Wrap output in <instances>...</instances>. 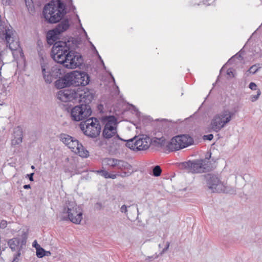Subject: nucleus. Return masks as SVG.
<instances>
[{"instance_id":"8fccbe9b","label":"nucleus","mask_w":262,"mask_h":262,"mask_svg":"<svg viewBox=\"0 0 262 262\" xmlns=\"http://www.w3.org/2000/svg\"><path fill=\"white\" fill-rule=\"evenodd\" d=\"M126 176H128V174L126 172H123L122 174H121V176L122 177H126Z\"/></svg>"},{"instance_id":"f03ea898","label":"nucleus","mask_w":262,"mask_h":262,"mask_svg":"<svg viewBox=\"0 0 262 262\" xmlns=\"http://www.w3.org/2000/svg\"><path fill=\"white\" fill-rule=\"evenodd\" d=\"M77 47L76 40L73 37L62 39L54 43L51 56L56 62L62 64L68 69H75L83 63L81 55L75 52Z\"/></svg>"},{"instance_id":"f8f14e48","label":"nucleus","mask_w":262,"mask_h":262,"mask_svg":"<svg viewBox=\"0 0 262 262\" xmlns=\"http://www.w3.org/2000/svg\"><path fill=\"white\" fill-rule=\"evenodd\" d=\"M63 213L68 214V219L75 224H79L82 219V210L75 202L69 203Z\"/></svg>"},{"instance_id":"13d9d810","label":"nucleus","mask_w":262,"mask_h":262,"mask_svg":"<svg viewBox=\"0 0 262 262\" xmlns=\"http://www.w3.org/2000/svg\"><path fill=\"white\" fill-rule=\"evenodd\" d=\"M159 247L160 248V247H161V244H159Z\"/></svg>"},{"instance_id":"f257e3e1","label":"nucleus","mask_w":262,"mask_h":262,"mask_svg":"<svg viewBox=\"0 0 262 262\" xmlns=\"http://www.w3.org/2000/svg\"><path fill=\"white\" fill-rule=\"evenodd\" d=\"M94 96L93 90L80 88L60 90L57 94L58 98L61 101H78L81 103L71 110V117L74 121H80L91 115L92 111L90 104L93 100Z\"/></svg>"},{"instance_id":"473e14b6","label":"nucleus","mask_w":262,"mask_h":262,"mask_svg":"<svg viewBox=\"0 0 262 262\" xmlns=\"http://www.w3.org/2000/svg\"><path fill=\"white\" fill-rule=\"evenodd\" d=\"M158 257H159V255L155 254V255H153L152 256H148L146 257L145 259L146 260H148V261H152L154 259L157 258Z\"/></svg>"},{"instance_id":"37998d69","label":"nucleus","mask_w":262,"mask_h":262,"mask_svg":"<svg viewBox=\"0 0 262 262\" xmlns=\"http://www.w3.org/2000/svg\"><path fill=\"white\" fill-rule=\"evenodd\" d=\"M108 178H111L113 179H116L117 177V174H110L107 176Z\"/></svg>"},{"instance_id":"3c124183","label":"nucleus","mask_w":262,"mask_h":262,"mask_svg":"<svg viewBox=\"0 0 262 262\" xmlns=\"http://www.w3.org/2000/svg\"><path fill=\"white\" fill-rule=\"evenodd\" d=\"M91 45H92V47L93 48H94V49L95 50V51H96V52L97 53V54H98V51H97V50L96 49V48L94 46V45L92 44V43L91 42H90Z\"/></svg>"},{"instance_id":"72a5a7b5","label":"nucleus","mask_w":262,"mask_h":262,"mask_svg":"<svg viewBox=\"0 0 262 262\" xmlns=\"http://www.w3.org/2000/svg\"><path fill=\"white\" fill-rule=\"evenodd\" d=\"M170 245V243L169 242H167L166 243L165 247L162 250V251L160 252V254L162 255L164 253H165L169 248Z\"/></svg>"},{"instance_id":"603ef678","label":"nucleus","mask_w":262,"mask_h":262,"mask_svg":"<svg viewBox=\"0 0 262 262\" xmlns=\"http://www.w3.org/2000/svg\"><path fill=\"white\" fill-rule=\"evenodd\" d=\"M82 29L83 31V32H84V34H85V35H86V36L87 38H88V35H87V33H86V31H85V30H84L83 28H82Z\"/></svg>"},{"instance_id":"c03bdc74","label":"nucleus","mask_w":262,"mask_h":262,"mask_svg":"<svg viewBox=\"0 0 262 262\" xmlns=\"http://www.w3.org/2000/svg\"><path fill=\"white\" fill-rule=\"evenodd\" d=\"M227 74L229 76H232L233 77L234 76L233 75V72L232 71V70L231 69H229L227 70Z\"/></svg>"},{"instance_id":"c756f323","label":"nucleus","mask_w":262,"mask_h":262,"mask_svg":"<svg viewBox=\"0 0 262 262\" xmlns=\"http://www.w3.org/2000/svg\"><path fill=\"white\" fill-rule=\"evenodd\" d=\"M214 0H205L203 1V2H201V4H198V5H204L206 6H209L211 5L213 2Z\"/></svg>"},{"instance_id":"a211bd4d","label":"nucleus","mask_w":262,"mask_h":262,"mask_svg":"<svg viewBox=\"0 0 262 262\" xmlns=\"http://www.w3.org/2000/svg\"><path fill=\"white\" fill-rule=\"evenodd\" d=\"M117 130L115 127H104L102 136L104 139H109L117 135Z\"/></svg>"},{"instance_id":"f704fd0d","label":"nucleus","mask_w":262,"mask_h":262,"mask_svg":"<svg viewBox=\"0 0 262 262\" xmlns=\"http://www.w3.org/2000/svg\"><path fill=\"white\" fill-rule=\"evenodd\" d=\"M249 87L252 90H258V89H257L256 84L254 82H251L250 83Z\"/></svg>"},{"instance_id":"de8ad7c7","label":"nucleus","mask_w":262,"mask_h":262,"mask_svg":"<svg viewBox=\"0 0 262 262\" xmlns=\"http://www.w3.org/2000/svg\"><path fill=\"white\" fill-rule=\"evenodd\" d=\"M97 54L98 55V58H99V59H100V60L101 62L102 63V64H103V66L104 68H105V66H104V62H103V61L102 59L101 58V56L99 55V54L98 53V54Z\"/></svg>"},{"instance_id":"4d7b16f0","label":"nucleus","mask_w":262,"mask_h":262,"mask_svg":"<svg viewBox=\"0 0 262 262\" xmlns=\"http://www.w3.org/2000/svg\"><path fill=\"white\" fill-rule=\"evenodd\" d=\"M32 169H34L35 167L34 166H31Z\"/></svg>"},{"instance_id":"9d476101","label":"nucleus","mask_w":262,"mask_h":262,"mask_svg":"<svg viewBox=\"0 0 262 262\" xmlns=\"http://www.w3.org/2000/svg\"><path fill=\"white\" fill-rule=\"evenodd\" d=\"M80 128L84 134L89 137L95 138L98 136L101 132V125L97 119H88L85 122H81Z\"/></svg>"},{"instance_id":"5fc2aeb1","label":"nucleus","mask_w":262,"mask_h":262,"mask_svg":"<svg viewBox=\"0 0 262 262\" xmlns=\"http://www.w3.org/2000/svg\"><path fill=\"white\" fill-rule=\"evenodd\" d=\"M51 253L50 251H46V255L48 256L49 255H50Z\"/></svg>"},{"instance_id":"2eb2a0df","label":"nucleus","mask_w":262,"mask_h":262,"mask_svg":"<svg viewBox=\"0 0 262 262\" xmlns=\"http://www.w3.org/2000/svg\"><path fill=\"white\" fill-rule=\"evenodd\" d=\"M68 147L81 157L87 158L89 156V152L75 138L71 142Z\"/></svg>"},{"instance_id":"b1692460","label":"nucleus","mask_w":262,"mask_h":262,"mask_svg":"<svg viewBox=\"0 0 262 262\" xmlns=\"http://www.w3.org/2000/svg\"><path fill=\"white\" fill-rule=\"evenodd\" d=\"M118 159L113 158H105L103 160V163L112 167H116Z\"/></svg>"},{"instance_id":"9b49d317","label":"nucleus","mask_w":262,"mask_h":262,"mask_svg":"<svg viewBox=\"0 0 262 262\" xmlns=\"http://www.w3.org/2000/svg\"><path fill=\"white\" fill-rule=\"evenodd\" d=\"M27 242L26 234H23L21 238L13 237L8 242V245L11 251L15 252L12 262H19V257L21 255V251L25 247Z\"/></svg>"},{"instance_id":"a19ab883","label":"nucleus","mask_w":262,"mask_h":262,"mask_svg":"<svg viewBox=\"0 0 262 262\" xmlns=\"http://www.w3.org/2000/svg\"><path fill=\"white\" fill-rule=\"evenodd\" d=\"M98 111L100 112V113H103V105L102 104H99L97 106Z\"/></svg>"},{"instance_id":"393cba45","label":"nucleus","mask_w":262,"mask_h":262,"mask_svg":"<svg viewBox=\"0 0 262 262\" xmlns=\"http://www.w3.org/2000/svg\"><path fill=\"white\" fill-rule=\"evenodd\" d=\"M46 251L41 248V247H39V248H37L36 249V256L38 258H42L43 256L46 255Z\"/></svg>"},{"instance_id":"49530a36","label":"nucleus","mask_w":262,"mask_h":262,"mask_svg":"<svg viewBox=\"0 0 262 262\" xmlns=\"http://www.w3.org/2000/svg\"><path fill=\"white\" fill-rule=\"evenodd\" d=\"M163 121L165 122L166 120L165 119H163ZM166 127H167V123H166L165 122L162 123V128L165 129ZM167 127L169 128V126H167Z\"/></svg>"},{"instance_id":"6e6d98bb","label":"nucleus","mask_w":262,"mask_h":262,"mask_svg":"<svg viewBox=\"0 0 262 262\" xmlns=\"http://www.w3.org/2000/svg\"><path fill=\"white\" fill-rule=\"evenodd\" d=\"M76 16H77V18H78V19L79 22V23H80V19H79V16H78V15L77 14H76Z\"/></svg>"},{"instance_id":"a18cd8bd","label":"nucleus","mask_w":262,"mask_h":262,"mask_svg":"<svg viewBox=\"0 0 262 262\" xmlns=\"http://www.w3.org/2000/svg\"><path fill=\"white\" fill-rule=\"evenodd\" d=\"M27 6H30L32 3V0H25Z\"/></svg>"},{"instance_id":"aec40b11","label":"nucleus","mask_w":262,"mask_h":262,"mask_svg":"<svg viewBox=\"0 0 262 262\" xmlns=\"http://www.w3.org/2000/svg\"><path fill=\"white\" fill-rule=\"evenodd\" d=\"M151 145L157 147H162L165 144L166 141L165 138L162 135L161 137H155L151 139Z\"/></svg>"},{"instance_id":"a878e982","label":"nucleus","mask_w":262,"mask_h":262,"mask_svg":"<svg viewBox=\"0 0 262 262\" xmlns=\"http://www.w3.org/2000/svg\"><path fill=\"white\" fill-rule=\"evenodd\" d=\"M162 172V169L160 166H155L152 170V174L155 177H159L160 176Z\"/></svg>"},{"instance_id":"4be33fe9","label":"nucleus","mask_w":262,"mask_h":262,"mask_svg":"<svg viewBox=\"0 0 262 262\" xmlns=\"http://www.w3.org/2000/svg\"><path fill=\"white\" fill-rule=\"evenodd\" d=\"M116 167L121 170H130L132 166L126 161L118 160Z\"/></svg>"},{"instance_id":"7ed1b4c3","label":"nucleus","mask_w":262,"mask_h":262,"mask_svg":"<svg viewBox=\"0 0 262 262\" xmlns=\"http://www.w3.org/2000/svg\"><path fill=\"white\" fill-rule=\"evenodd\" d=\"M66 14V7L61 0H52L46 4L42 11V15L50 24L59 22Z\"/></svg>"},{"instance_id":"423d86ee","label":"nucleus","mask_w":262,"mask_h":262,"mask_svg":"<svg viewBox=\"0 0 262 262\" xmlns=\"http://www.w3.org/2000/svg\"><path fill=\"white\" fill-rule=\"evenodd\" d=\"M211 157V153L208 157L206 156L204 159L188 161L180 164L181 168L188 170L189 172L198 173L206 172L210 170V168L208 164V160Z\"/></svg>"},{"instance_id":"6ab92c4d","label":"nucleus","mask_w":262,"mask_h":262,"mask_svg":"<svg viewBox=\"0 0 262 262\" xmlns=\"http://www.w3.org/2000/svg\"><path fill=\"white\" fill-rule=\"evenodd\" d=\"M67 77L68 74H66L62 78L57 80L55 83L56 87L58 89H62L71 86L70 81H68L67 78Z\"/></svg>"},{"instance_id":"5701e85b","label":"nucleus","mask_w":262,"mask_h":262,"mask_svg":"<svg viewBox=\"0 0 262 262\" xmlns=\"http://www.w3.org/2000/svg\"><path fill=\"white\" fill-rule=\"evenodd\" d=\"M59 138L60 141L68 147L74 138L66 134H61Z\"/></svg>"},{"instance_id":"ea45409f","label":"nucleus","mask_w":262,"mask_h":262,"mask_svg":"<svg viewBox=\"0 0 262 262\" xmlns=\"http://www.w3.org/2000/svg\"><path fill=\"white\" fill-rule=\"evenodd\" d=\"M32 246H33V247L36 248V250L37 249V248H39V247H40V246L39 244H38V243L36 242V241H34L33 242Z\"/></svg>"},{"instance_id":"58836bf2","label":"nucleus","mask_w":262,"mask_h":262,"mask_svg":"<svg viewBox=\"0 0 262 262\" xmlns=\"http://www.w3.org/2000/svg\"><path fill=\"white\" fill-rule=\"evenodd\" d=\"M236 57H241V55H238V54H236V55H235L234 56H232L231 58H230V59L228 60V62H227V63H231L233 61V60H234V58H235Z\"/></svg>"},{"instance_id":"bb28decb","label":"nucleus","mask_w":262,"mask_h":262,"mask_svg":"<svg viewBox=\"0 0 262 262\" xmlns=\"http://www.w3.org/2000/svg\"><path fill=\"white\" fill-rule=\"evenodd\" d=\"M261 94V92L259 89H258L256 92V94L255 95H251L250 97V100L252 102L256 101L259 98V96Z\"/></svg>"},{"instance_id":"0eeeda50","label":"nucleus","mask_w":262,"mask_h":262,"mask_svg":"<svg viewBox=\"0 0 262 262\" xmlns=\"http://www.w3.org/2000/svg\"><path fill=\"white\" fill-rule=\"evenodd\" d=\"M233 113L228 109H224L214 115L211 119L210 127L212 130L217 133L223 128L232 119Z\"/></svg>"},{"instance_id":"4c0bfd02","label":"nucleus","mask_w":262,"mask_h":262,"mask_svg":"<svg viewBox=\"0 0 262 262\" xmlns=\"http://www.w3.org/2000/svg\"><path fill=\"white\" fill-rule=\"evenodd\" d=\"M102 207V204L101 203L97 202L95 204L94 208L97 210H100Z\"/></svg>"},{"instance_id":"dca6fc26","label":"nucleus","mask_w":262,"mask_h":262,"mask_svg":"<svg viewBox=\"0 0 262 262\" xmlns=\"http://www.w3.org/2000/svg\"><path fill=\"white\" fill-rule=\"evenodd\" d=\"M14 138L12 139L11 144L16 146L21 143L23 139V132L21 126H18L14 128Z\"/></svg>"},{"instance_id":"e433bc0d","label":"nucleus","mask_w":262,"mask_h":262,"mask_svg":"<svg viewBox=\"0 0 262 262\" xmlns=\"http://www.w3.org/2000/svg\"><path fill=\"white\" fill-rule=\"evenodd\" d=\"M213 138V135L212 134H208L207 135H204L203 137L204 140H211Z\"/></svg>"},{"instance_id":"1a4fd4ad","label":"nucleus","mask_w":262,"mask_h":262,"mask_svg":"<svg viewBox=\"0 0 262 262\" xmlns=\"http://www.w3.org/2000/svg\"><path fill=\"white\" fill-rule=\"evenodd\" d=\"M151 142L148 136L142 135L127 140L126 146L134 151H145L149 148Z\"/></svg>"},{"instance_id":"c85d7f7f","label":"nucleus","mask_w":262,"mask_h":262,"mask_svg":"<svg viewBox=\"0 0 262 262\" xmlns=\"http://www.w3.org/2000/svg\"><path fill=\"white\" fill-rule=\"evenodd\" d=\"M95 172L104 177L105 178H108L107 176H108L109 173L106 170H99L95 171Z\"/></svg>"},{"instance_id":"20e7f679","label":"nucleus","mask_w":262,"mask_h":262,"mask_svg":"<svg viewBox=\"0 0 262 262\" xmlns=\"http://www.w3.org/2000/svg\"><path fill=\"white\" fill-rule=\"evenodd\" d=\"M40 57V64L43 79L47 83H51L54 79L60 78L62 75L61 69L58 66L50 67L47 58L43 55V52H38Z\"/></svg>"},{"instance_id":"bf43d9fd","label":"nucleus","mask_w":262,"mask_h":262,"mask_svg":"<svg viewBox=\"0 0 262 262\" xmlns=\"http://www.w3.org/2000/svg\"><path fill=\"white\" fill-rule=\"evenodd\" d=\"M222 69H223V68L221 69V70H220V72H222Z\"/></svg>"},{"instance_id":"f3484780","label":"nucleus","mask_w":262,"mask_h":262,"mask_svg":"<svg viewBox=\"0 0 262 262\" xmlns=\"http://www.w3.org/2000/svg\"><path fill=\"white\" fill-rule=\"evenodd\" d=\"M101 121L103 125H104V127H115L117 128V120L116 118L112 115L105 116L101 118Z\"/></svg>"},{"instance_id":"09e8293b","label":"nucleus","mask_w":262,"mask_h":262,"mask_svg":"<svg viewBox=\"0 0 262 262\" xmlns=\"http://www.w3.org/2000/svg\"><path fill=\"white\" fill-rule=\"evenodd\" d=\"M23 188L25 189H29L31 188V186L30 184L25 185H24Z\"/></svg>"},{"instance_id":"2f4dec72","label":"nucleus","mask_w":262,"mask_h":262,"mask_svg":"<svg viewBox=\"0 0 262 262\" xmlns=\"http://www.w3.org/2000/svg\"><path fill=\"white\" fill-rule=\"evenodd\" d=\"M7 222L5 220H2L0 222V228L2 229H5L7 226Z\"/></svg>"},{"instance_id":"cd10ccee","label":"nucleus","mask_w":262,"mask_h":262,"mask_svg":"<svg viewBox=\"0 0 262 262\" xmlns=\"http://www.w3.org/2000/svg\"><path fill=\"white\" fill-rule=\"evenodd\" d=\"M260 67H259V64H254L248 70V72H249L251 74H255L259 69Z\"/></svg>"},{"instance_id":"4468645a","label":"nucleus","mask_w":262,"mask_h":262,"mask_svg":"<svg viewBox=\"0 0 262 262\" xmlns=\"http://www.w3.org/2000/svg\"><path fill=\"white\" fill-rule=\"evenodd\" d=\"M69 26L68 20L65 19L59 23L55 29L49 31L47 34L48 43L54 46V43L59 40H58V35L66 31Z\"/></svg>"},{"instance_id":"39448f33","label":"nucleus","mask_w":262,"mask_h":262,"mask_svg":"<svg viewBox=\"0 0 262 262\" xmlns=\"http://www.w3.org/2000/svg\"><path fill=\"white\" fill-rule=\"evenodd\" d=\"M207 185L213 192H224L226 193H235V189L228 186L226 183L222 182L219 178L215 174H207L205 176Z\"/></svg>"},{"instance_id":"79ce46f5","label":"nucleus","mask_w":262,"mask_h":262,"mask_svg":"<svg viewBox=\"0 0 262 262\" xmlns=\"http://www.w3.org/2000/svg\"><path fill=\"white\" fill-rule=\"evenodd\" d=\"M33 175H34V173H31L30 174H27V177H28L29 180L30 181H33Z\"/></svg>"},{"instance_id":"c9c22d12","label":"nucleus","mask_w":262,"mask_h":262,"mask_svg":"<svg viewBox=\"0 0 262 262\" xmlns=\"http://www.w3.org/2000/svg\"><path fill=\"white\" fill-rule=\"evenodd\" d=\"M11 4V0H1V4L4 6L10 5Z\"/></svg>"},{"instance_id":"ddd939ff","label":"nucleus","mask_w":262,"mask_h":262,"mask_svg":"<svg viewBox=\"0 0 262 262\" xmlns=\"http://www.w3.org/2000/svg\"><path fill=\"white\" fill-rule=\"evenodd\" d=\"M68 81H70L71 85L74 86H85L90 82V76L84 72L75 71L68 73L67 77Z\"/></svg>"},{"instance_id":"412c9836","label":"nucleus","mask_w":262,"mask_h":262,"mask_svg":"<svg viewBox=\"0 0 262 262\" xmlns=\"http://www.w3.org/2000/svg\"><path fill=\"white\" fill-rule=\"evenodd\" d=\"M130 211L132 212H136V211L138 212V208L137 207V205H129L126 206L125 205H123L120 208L121 212L124 213L126 216H128V211Z\"/></svg>"},{"instance_id":"7c9ffc66","label":"nucleus","mask_w":262,"mask_h":262,"mask_svg":"<svg viewBox=\"0 0 262 262\" xmlns=\"http://www.w3.org/2000/svg\"><path fill=\"white\" fill-rule=\"evenodd\" d=\"M68 5L69 7V9L70 11L75 13V11L76 10L75 6L73 4V1L69 0L68 2Z\"/></svg>"},{"instance_id":"6e6552de","label":"nucleus","mask_w":262,"mask_h":262,"mask_svg":"<svg viewBox=\"0 0 262 262\" xmlns=\"http://www.w3.org/2000/svg\"><path fill=\"white\" fill-rule=\"evenodd\" d=\"M193 140L188 135H181L173 137L167 144V148L171 151L179 150L193 144Z\"/></svg>"},{"instance_id":"864d4df0","label":"nucleus","mask_w":262,"mask_h":262,"mask_svg":"<svg viewBox=\"0 0 262 262\" xmlns=\"http://www.w3.org/2000/svg\"><path fill=\"white\" fill-rule=\"evenodd\" d=\"M110 75H111V77L112 78V79H113V81L114 82H115V78H114V77H113V76L112 75V74L111 73H110Z\"/></svg>"}]
</instances>
